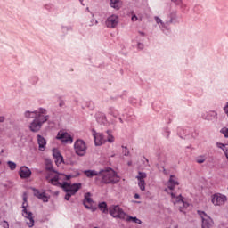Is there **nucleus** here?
<instances>
[{"label":"nucleus","mask_w":228,"mask_h":228,"mask_svg":"<svg viewBox=\"0 0 228 228\" xmlns=\"http://www.w3.org/2000/svg\"><path fill=\"white\" fill-rule=\"evenodd\" d=\"M46 170L49 172H53V174H56L55 175L53 176V174H49L46 176V181L51 183L53 186H61V188L64 190L66 193H71V195H75L81 190V183H69L67 182H63L62 183H60V176L58 171L54 170L53 168V166H47Z\"/></svg>","instance_id":"1"},{"label":"nucleus","mask_w":228,"mask_h":228,"mask_svg":"<svg viewBox=\"0 0 228 228\" xmlns=\"http://www.w3.org/2000/svg\"><path fill=\"white\" fill-rule=\"evenodd\" d=\"M99 177L102 179L103 184H117V183H120L118 175L111 167L100 170Z\"/></svg>","instance_id":"2"},{"label":"nucleus","mask_w":228,"mask_h":228,"mask_svg":"<svg viewBox=\"0 0 228 228\" xmlns=\"http://www.w3.org/2000/svg\"><path fill=\"white\" fill-rule=\"evenodd\" d=\"M28 208V197L26 196V193H24L22 204V216H24L28 227L31 228L35 226V218L33 217V213L31 211H28V208Z\"/></svg>","instance_id":"3"},{"label":"nucleus","mask_w":228,"mask_h":228,"mask_svg":"<svg viewBox=\"0 0 228 228\" xmlns=\"http://www.w3.org/2000/svg\"><path fill=\"white\" fill-rule=\"evenodd\" d=\"M171 199H172L173 204H175V206H177V208H179L180 211L182 212H183V209H186V208L190 206V203L186 202L184 200V198H183L181 194L171 192Z\"/></svg>","instance_id":"4"},{"label":"nucleus","mask_w":228,"mask_h":228,"mask_svg":"<svg viewBox=\"0 0 228 228\" xmlns=\"http://www.w3.org/2000/svg\"><path fill=\"white\" fill-rule=\"evenodd\" d=\"M109 213L113 218H119V220H125L126 213L118 205H112L109 208Z\"/></svg>","instance_id":"5"},{"label":"nucleus","mask_w":228,"mask_h":228,"mask_svg":"<svg viewBox=\"0 0 228 228\" xmlns=\"http://www.w3.org/2000/svg\"><path fill=\"white\" fill-rule=\"evenodd\" d=\"M198 215L202 220L201 228H213V219L206 212L198 210Z\"/></svg>","instance_id":"6"},{"label":"nucleus","mask_w":228,"mask_h":228,"mask_svg":"<svg viewBox=\"0 0 228 228\" xmlns=\"http://www.w3.org/2000/svg\"><path fill=\"white\" fill-rule=\"evenodd\" d=\"M74 150L77 156H85L86 154V143L85 141L78 139L74 143Z\"/></svg>","instance_id":"7"},{"label":"nucleus","mask_w":228,"mask_h":228,"mask_svg":"<svg viewBox=\"0 0 228 228\" xmlns=\"http://www.w3.org/2000/svg\"><path fill=\"white\" fill-rule=\"evenodd\" d=\"M49 118H51V117L49 115H47V110L40 107L37 110L36 120H38V122L44 126V124H45V122H47V120H49Z\"/></svg>","instance_id":"8"},{"label":"nucleus","mask_w":228,"mask_h":228,"mask_svg":"<svg viewBox=\"0 0 228 228\" xmlns=\"http://www.w3.org/2000/svg\"><path fill=\"white\" fill-rule=\"evenodd\" d=\"M227 201V197L224 194L216 193L212 197V204L214 206H224Z\"/></svg>","instance_id":"9"},{"label":"nucleus","mask_w":228,"mask_h":228,"mask_svg":"<svg viewBox=\"0 0 228 228\" xmlns=\"http://www.w3.org/2000/svg\"><path fill=\"white\" fill-rule=\"evenodd\" d=\"M135 179L138 181V186L141 191H145V179H147V173L139 171Z\"/></svg>","instance_id":"10"},{"label":"nucleus","mask_w":228,"mask_h":228,"mask_svg":"<svg viewBox=\"0 0 228 228\" xmlns=\"http://www.w3.org/2000/svg\"><path fill=\"white\" fill-rule=\"evenodd\" d=\"M118 16L113 14L110 17L107 18L106 21H105V25L110 28L113 29L115 28H117V26H118Z\"/></svg>","instance_id":"11"},{"label":"nucleus","mask_w":228,"mask_h":228,"mask_svg":"<svg viewBox=\"0 0 228 228\" xmlns=\"http://www.w3.org/2000/svg\"><path fill=\"white\" fill-rule=\"evenodd\" d=\"M56 138L57 140H61L62 143H72L74 142L72 136L66 132H59Z\"/></svg>","instance_id":"12"},{"label":"nucleus","mask_w":228,"mask_h":228,"mask_svg":"<svg viewBox=\"0 0 228 228\" xmlns=\"http://www.w3.org/2000/svg\"><path fill=\"white\" fill-rule=\"evenodd\" d=\"M93 136L94 140V144L99 147L102 145V143H106V138H104V134L102 133H96L95 130L93 129Z\"/></svg>","instance_id":"13"},{"label":"nucleus","mask_w":228,"mask_h":228,"mask_svg":"<svg viewBox=\"0 0 228 228\" xmlns=\"http://www.w3.org/2000/svg\"><path fill=\"white\" fill-rule=\"evenodd\" d=\"M34 197L39 199V200H43L44 202H49V197L45 193V191H40L38 189H34Z\"/></svg>","instance_id":"14"},{"label":"nucleus","mask_w":228,"mask_h":228,"mask_svg":"<svg viewBox=\"0 0 228 228\" xmlns=\"http://www.w3.org/2000/svg\"><path fill=\"white\" fill-rule=\"evenodd\" d=\"M83 204L86 209H92V204H94V200H92V193L86 192L84 196Z\"/></svg>","instance_id":"15"},{"label":"nucleus","mask_w":228,"mask_h":228,"mask_svg":"<svg viewBox=\"0 0 228 228\" xmlns=\"http://www.w3.org/2000/svg\"><path fill=\"white\" fill-rule=\"evenodd\" d=\"M19 174L21 179H28V177H31V169L26 166H23L20 168Z\"/></svg>","instance_id":"16"},{"label":"nucleus","mask_w":228,"mask_h":228,"mask_svg":"<svg viewBox=\"0 0 228 228\" xmlns=\"http://www.w3.org/2000/svg\"><path fill=\"white\" fill-rule=\"evenodd\" d=\"M42 124L39 123L38 119L34 118V120L29 125V129L32 133H38L42 129Z\"/></svg>","instance_id":"17"},{"label":"nucleus","mask_w":228,"mask_h":228,"mask_svg":"<svg viewBox=\"0 0 228 228\" xmlns=\"http://www.w3.org/2000/svg\"><path fill=\"white\" fill-rule=\"evenodd\" d=\"M175 186H179V180L177 177H175V175H171L167 182V188L168 190H174Z\"/></svg>","instance_id":"18"},{"label":"nucleus","mask_w":228,"mask_h":228,"mask_svg":"<svg viewBox=\"0 0 228 228\" xmlns=\"http://www.w3.org/2000/svg\"><path fill=\"white\" fill-rule=\"evenodd\" d=\"M154 19L159 28H160L162 31H168V21L163 22V20L158 16H155Z\"/></svg>","instance_id":"19"},{"label":"nucleus","mask_w":228,"mask_h":228,"mask_svg":"<svg viewBox=\"0 0 228 228\" xmlns=\"http://www.w3.org/2000/svg\"><path fill=\"white\" fill-rule=\"evenodd\" d=\"M37 143L39 145V151H45V145H47V141L42 135H37Z\"/></svg>","instance_id":"20"},{"label":"nucleus","mask_w":228,"mask_h":228,"mask_svg":"<svg viewBox=\"0 0 228 228\" xmlns=\"http://www.w3.org/2000/svg\"><path fill=\"white\" fill-rule=\"evenodd\" d=\"M202 118L204 120H215V118H216V112L215 111L205 112L202 114Z\"/></svg>","instance_id":"21"},{"label":"nucleus","mask_w":228,"mask_h":228,"mask_svg":"<svg viewBox=\"0 0 228 228\" xmlns=\"http://www.w3.org/2000/svg\"><path fill=\"white\" fill-rule=\"evenodd\" d=\"M84 174L86 176H87L89 179H92V177L98 176L100 177L101 171L97 172L95 170H85Z\"/></svg>","instance_id":"22"},{"label":"nucleus","mask_w":228,"mask_h":228,"mask_svg":"<svg viewBox=\"0 0 228 228\" xmlns=\"http://www.w3.org/2000/svg\"><path fill=\"white\" fill-rule=\"evenodd\" d=\"M124 220H126V222H133V224H139V225H142V220L138 219L137 217H133L127 214Z\"/></svg>","instance_id":"23"},{"label":"nucleus","mask_w":228,"mask_h":228,"mask_svg":"<svg viewBox=\"0 0 228 228\" xmlns=\"http://www.w3.org/2000/svg\"><path fill=\"white\" fill-rule=\"evenodd\" d=\"M96 121L98 124H106L107 119H106V115L102 113H97L96 114Z\"/></svg>","instance_id":"24"},{"label":"nucleus","mask_w":228,"mask_h":228,"mask_svg":"<svg viewBox=\"0 0 228 228\" xmlns=\"http://www.w3.org/2000/svg\"><path fill=\"white\" fill-rule=\"evenodd\" d=\"M37 110H34V111H29V110H27L25 111L24 113V117L25 118H37Z\"/></svg>","instance_id":"25"},{"label":"nucleus","mask_w":228,"mask_h":228,"mask_svg":"<svg viewBox=\"0 0 228 228\" xmlns=\"http://www.w3.org/2000/svg\"><path fill=\"white\" fill-rule=\"evenodd\" d=\"M110 6L115 10H120V0H110Z\"/></svg>","instance_id":"26"},{"label":"nucleus","mask_w":228,"mask_h":228,"mask_svg":"<svg viewBox=\"0 0 228 228\" xmlns=\"http://www.w3.org/2000/svg\"><path fill=\"white\" fill-rule=\"evenodd\" d=\"M99 209L102 211V213H108V205L106 202H102L98 205Z\"/></svg>","instance_id":"27"},{"label":"nucleus","mask_w":228,"mask_h":228,"mask_svg":"<svg viewBox=\"0 0 228 228\" xmlns=\"http://www.w3.org/2000/svg\"><path fill=\"white\" fill-rule=\"evenodd\" d=\"M107 134H108L107 142H109V143H113V142H115V137L111 135V131L108 130Z\"/></svg>","instance_id":"28"},{"label":"nucleus","mask_w":228,"mask_h":228,"mask_svg":"<svg viewBox=\"0 0 228 228\" xmlns=\"http://www.w3.org/2000/svg\"><path fill=\"white\" fill-rule=\"evenodd\" d=\"M7 165H8L10 170H15V168H17V164L13 161L9 160L7 162Z\"/></svg>","instance_id":"29"},{"label":"nucleus","mask_w":228,"mask_h":228,"mask_svg":"<svg viewBox=\"0 0 228 228\" xmlns=\"http://www.w3.org/2000/svg\"><path fill=\"white\" fill-rule=\"evenodd\" d=\"M109 114L112 115V117H117L118 115V111L114 108H110L109 110Z\"/></svg>","instance_id":"30"},{"label":"nucleus","mask_w":228,"mask_h":228,"mask_svg":"<svg viewBox=\"0 0 228 228\" xmlns=\"http://www.w3.org/2000/svg\"><path fill=\"white\" fill-rule=\"evenodd\" d=\"M0 225L1 227H4V228H10V224H8V221L6 220H4L0 223Z\"/></svg>","instance_id":"31"},{"label":"nucleus","mask_w":228,"mask_h":228,"mask_svg":"<svg viewBox=\"0 0 228 228\" xmlns=\"http://www.w3.org/2000/svg\"><path fill=\"white\" fill-rule=\"evenodd\" d=\"M53 158H55V159L57 158L61 159V153H60V151H58V150H55V151H53Z\"/></svg>","instance_id":"32"},{"label":"nucleus","mask_w":228,"mask_h":228,"mask_svg":"<svg viewBox=\"0 0 228 228\" xmlns=\"http://www.w3.org/2000/svg\"><path fill=\"white\" fill-rule=\"evenodd\" d=\"M62 33H67L68 31H70L72 29V27H69V26H62Z\"/></svg>","instance_id":"33"},{"label":"nucleus","mask_w":228,"mask_h":228,"mask_svg":"<svg viewBox=\"0 0 228 228\" xmlns=\"http://www.w3.org/2000/svg\"><path fill=\"white\" fill-rule=\"evenodd\" d=\"M221 133L224 134V136H225V138H228V128L227 127L222 128Z\"/></svg>","instance_id":"34"},{"label":"nucleus","mask_w":228,"mask_h":228,"mask_svg":"<svg viewBox=\"0 0 228 228\" xmlns=\"http://www.w3.org/2000/svg\"><path fill=\"white\" fill-rule=\"evenodd\" d=\"M122 149H123V151H122L123 155L124 156H129V150L127 149V147L122 146Z\"/></svg>","instance_id":"35"},{"label":"nucleus","mask_w":228,"mask_h":228,"mask_svg":"<svg viewBox=\"0 0 228 228\" xmlns=\"http://www.w3.org/2000/svg\"><path fill=\"white\" fill-rule=\"evenodd\" d=\"M55 163L56 165H60L61 163H63V156L61 155V158L60 157H57V159H55Z\"/></svg>","instance_id":"36"},{"label":"nucleus","mask_w":228,"mask_h":228,"mask_svg":"<svg viewBox=\"0 0 228 228\" xmlns=\"http://www.w3.org/2000/svg\"><path fill=\"white\" fill-rule=\"evenodd\" d=\"M197 163H199L200 165L204 163V161H206V158L204 157H199L197 159H196Z\"/></svg>","instance_id":"37"},{"label":"nucleus","mask_w":228,"mask_h":228,"mask_svg":"<svg viewBox=\"0 0 228 228\" xmlns=\"http://www.w3.org/2000/svg\"><path fill=\"white\" fill-rule=\"evenodd\" d=\"M217 147L219 149H222L224 151V149H227V145L222 143V142H217Z\"/></svg>","instance_id":"38"},{"label":"nucleus","mask_w":228,"mask_h":228,"mask_svg":"<svg viewBox=\"0 0 228 228\" xmlns=\"http://www.w3.org/2000/svg\"><path fill=\"white\" fill-rule=\"evenodd\" d=\"M72 194L71 192H66V195H65V200H70V197H72Z\"/></svg>","instance_id":"39"},{"label":"nucleus","mask_w":228,"mask_h":228,"mask_svg":"<svg viewBox=\"0 0 228 228\" xmlns=\"http://www.w3.org/2000/svg\"><path fill=\"white\" fill-rule=\"evenodd\" d=\"M136 20H138V17H137L135 14H134V15L132 16V21H133V22H136Z\"/></svg>","instance_id":"40"},{"label":"nucleus","mask_w":228,"mask_h":228,"mask_svg":"<svg viewBox=\"0 0 228 228\" xmlns=\"http://www.w3.org/2000/svg\"><path fill=\"white\" fill-rule=\"evenodd\" d=\"M6 120V118L4 116H0V124H3Z\"/></svg>","instance_id":"41"},{"label":"nucleus","mask_w":228,"mask_h":228,"mask_svg":"<svg viewBox=\"0 0 228 228\" xmlns=\"http://www.w3.org/2000/svg\"><path fill=\"white\" fill-rule=\"evenodd\" d=\"M64 177H65L66 181H69V179H72V175H64Z\"/></svg>","instance_id":"42"},{"label":"nucleus","mask_w":228,"mask_h":228,"mask_svg":"<svg viewBox=\"0 0 228 228\" xmlns=\"http://www.w3.org/2000/svg\"><path fill=\"white\" fill-rule=\"evenodd\" d=\"M59 106H60V108H63V106H65V102L61 101V102H59Z\"/></svg>","instance_id":"43"},{"label":"nucleus","mask_w":228,"mask_h":228,"mask_svg":"<svg viewBox=\"0 0 228 228\" xmlns=\"http://www.w3.org/2000/svg\"><path fill=\"white\" fill-rule=\"evenodd\" d=\"M137 47L138 49H143V44L138 43Z\"/></svg>","instance_id":"44"},{"label":"nucleus","mask_w":228,"mask_h":228,"mask_svg":"<svg viewBox=\"0 0 228 228\" xmlns=\"http://www.w3.org/2000/svg\"><path fill=\"white\" fill-rule=\"evenodd\" d=\"M170 136V131L166 130V138H169Z\"/></svg>","instance_id":"45"},{"label":"nucleus","mask_w":228,"mask_h":228,"mask_svg":"<svg viewBox=\"0 0 228 228\" xmlns=\"http://www.w3.org/2000/svg\"><path fill=\"white\" fill-rule=\"evenodd\" d=\"M172 3H175V4H179L181 3V0H171Z\"/></svg>","instance_id":"46"},{"label":"nucleus","mask_w":228,"mask_h":228,"mask_svg":"<svg viewBox=\"0 0 228 228\" xmlns=\"http://www.w3.org/2000/svg\"><path fill=\"white\" fill-rule=\"evenodd\" d=\"M134 199H140V194H137V193H136V194H134Z\"/></svg>","instance_id":"47"},{"label":"nucleus","mask_w":228,"mask_h":228,"mask_svg":"<svg viewBox=\"0 0 228 228\" xmlns=\"http://www.w3.org/2000/svg\"><path fill=\"white\" fill-rule=\"evenodd\" d=\"M127 165H128V167H131L133 165V162L132 161H128Z\"/></svg>","instance_id":"48"},{"label":"nucleus","mask_w":228,"mask_h":228,"mask_svg":"<svg viewBox=\"0 0 228 228\" xmlns=\"http://www.w3.org/2000/svg\"><path fill=\"white\" fill-rule=\"evenodd\" d=\"M140 33V35L142 36V37H145V33L144 32H139Z\"/></svg>","instance_id":"49"},{"label":"nucleus","mask_w":228,"mask_h":228,"mask_svg":"<svg viewBox=\"0 0 228 228\" xmlns=\"http://www.w3.org/2000/svg\"><path fill=\"white\" fill-rule=\"evenodd\" d=\"M119 122H120L121 124H124V120H122V118H119Z\"/></svg>","instance_id":"50"},{"label":"nucleus","mask_w":228,"mask_h":228,"mask_svg":"<svg viewBox=\"0 0 228 228\" xmlns=\"http://www.w3.org/2000/svg\"><path fill=\"white\" fill-rule=\"evenodd\" d=\"M163 172H164V174H167V169L164 168V169H163Z\"/></svg>","instance_id":"51"},{"label":"nucleus","mask_w":228,"mask_h":228,"mask_svg":"<svg viewBox=\"0 0 228 228\" xmlns=\"http://www.w3.org/2000/svg\"><path fill=\"white\" fill-rule=\"evenodd\" d=\"M165 191H168V190H167V189H165Z\"/></svg>","instance_id":"52"}]
</instances>
